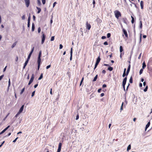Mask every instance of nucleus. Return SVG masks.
<instances>
[{
  "mask_svg": "<svg viewBox=\"0 0 152 152\" xmlns=\"http://www.w3.org/2000/svg\"><path fill=\"white\" fill-rule=\"evenodd\" d=\"M115 15V17L118 19L119 17L121 16V14L120 12L118 11H116L114 12Z\"/></svg>",
  "mask_w": 152,
  "mask_h": 152,
  "instance_id": "obj_1",
  "label": "nucleus"
},
{
  "mask_svg": "<svg viewBox=\"0 0 152 152\" xmlns=\"http://www.w3.org/2000/svg\"><path fill=\"white\" fill-rule=\"evenodd\" d=\"M127 79V77L126 76L125 77L124 79H123V82H122V86L123 88L124 89V90L125 91V85L126 83V80Z\"/></svg>",
  "mask_w": 152,
  "mask_h": 152,
  "instance_id": "obj_2",
  "label": "nucleus"
},
{
  "mask_svg": "<svg viewBox=\"0 0 152 152\" xmlns=\"http://www.w3.org/2000/svg\"><path fill=\"white\" fill-rule=\"evenodd\" d=\"M42 37L41 43L42 44H43L44 42L45 39V36L44 33L43 32H42Z\"/></svg>",
  "mask_w": 152,
  "mask_h": 152,
  "instance_id": "obj_3",
  "label": "nucleus"
},
{
  "mask_svg": "<svg viewBox=\"0 0 152 152\" xmlns=\"http://www.w3.org/2000/svg\"><path fill=\"white\" fill-rule=\"evenodd\" d=\"M41 61V59L40 58H38V60H37V63H38V67L37 69L38 70L39 69L40 65V63Z\"/></svg>",
  "mask_w": 152,
  "mask_h": 152,
  "instance_id": "obj_4",
  "label": "nucleus"
},
{
  "mask_svg": "<svg viewBox=\"0 0 152 152\" xmlns=\"http://www.w3.org/2000/svg\"><path fill=\"white\" fill-rule=\"evenodd\" d=\"M86 28L88 30H89L91 27V25L88 23V21L86 22Z\"/></svg>",
  "mask_w": 152,
  "mask_h": 152,
  "instance_id": "obj_5",
  "label": "nucleus"
},
{
  "mask_svg": "<svg viewBox=\"0 0 152 152\" xmlns=\"http://www.w3.org/2000/svg\"><path fill=\"white\" fill-rule=\"evenodd\" d=\"M34 78V74H32L31 76V78L28 83V85H30L33 81Z\"/></svg>",
  "mask_w": 152,
  "mask_h": 152,
  "instance_id": "obj_6",
  "label": "nucleus"
},
{
  "mask_svg": "<svg viewBox=\"0 0 152 152\" xmlns=\"http://www.w3.org/2000/svg\"><path fill=\"white\" fill-rule=\"evenodd\" d=\"M122 31L123 32L124 34L125 35L126 37V38H128V36L126 31L124 28H123Z\"/></svg>",
  "mask_w": 152,
  "mask_h": 152,
  "instance_id": "obj_7",
  "label": "nucleus"
},
{
  "mask_svg": "<svg viewBox=\"0 0 152 152\" xmlns=\"http://www.w3.org/2000/svg\"><path fill=\"white\" fill-rule=\"evenodd\" d=\"M26 7H28L30 4V0H24Z\"/></svg>",
  "mask_w": 152,
  "mask_h": 152,
  "instance_id": "obj_8",
  "label": "nucleus"
},
{
  "mask_svg": "<svg viewBox=\"0 0 152 152\" xmlns=\"http://www.w3.org/2000/svg\"><path fill=\"white\" fill-rule=\"evenodd\" d=\"M72 48H71L70 50V60L71 61L72 59Z\"/></svg>",
  "mask_w": 152,
  "mask_h": 152,
  "instance_id": "obj_9",
  "label": "nucleus"
},
{
  "mask_svg": "<svg viewBox=\"0 0 152 152\" xmlns=\"http://www.w3.org/2000/svg\"><path fill=\"white\" fill-rule=\"evenodd\" d=\"M24 105H23L20 108V109L19 110V111L18 112L20 113H21L23 111V108H24Z\"/></svg>",
  "mask_w": 152,
  "mask_h": 152,
  "instance_id": "obj_10",
  "label": "nucleus"
},
{
  "mask_svg": "<svg viewBox=\"0 0 152 152\" xmlns=\"http://www.w3.org/2000/svg\"><path fill=\"white\" fill-rule=\"evenodd\" d=\"M140 4L141 9H143V1H141Z\"/></svg>",
  "mask_w": 152,
  "mask_h": 152,
  "instance_id": "obj_11",
  "label": "nucleus"
},
{
  "mask_svg": "<svg viewBox=\"0 0 152 152\" xmlns=\"http://www.w3.org/2000/svg\"><path fill=\"white\" fill-rule=\"evenodd\" d=\"M150 122L149 121L148 123L146 125L145 128V131H146L147 129L150 126Z\"/></svg>",
  "mask_w": 152,
  "mask_h": 152,
  "instance_id": "obj_12",
  "label": "nucleus"
},
{
  "mask_svg": "<svg viewBox=\"0 0 152 152\" xmlns=\"http://www.w3.org/2000/svg\"><path fill=\"white\" fill-rule=\"evenodd\" d=\"M34 47H33V48H32V49H31V51L30 52V53H29V54L28 56V57H31V56L34 51Z\"/></svg>",
  "mask_w": 152,
  "mask_h": 152,
  "instance_id": "obj_13",
  "label": "nucleus"
},
{
  "mask_svg": "<svg viewBox=\"0 0 152 152\" xmlns=\"http://www.w3.org/2000/svg\"><path fill=\"white\" fill-rule=\"evenodd\" d=\"M28 62V60H26V62H25V63L24 64V66H23V69H24L25 68V67L27 65Z\"/></svg>",
  "mask_w": 152,
  "mask_h": 152,
  "instance_id": "obj_14",
  "label": "nucleus"
},
{
  "mask_svg": "<svg viewBox=\"0 0 152 152\" xmlns=\"http://www.w3.org/2000/svg\"><path fill=\"white\" fill-rule=\"evenodd\" d=\"M100 60H101L99 56L97 59L96 63H98L99 64V62L100 61Z\"/></svg>",
  "mask_w": 152,
  "mask_h": 152,
  "instance_id": "obj_15",
  "label": "nucleus"
},
{
  "mask_svg": "<svg viewBox=\"0 0 152 152\" xmlns=\"http://www.w3.org/2000/svg\"><path fill=\"white\" fill-rule=\"evenodd\" d=\"M35 29V26L34 23H33L32 24V31H34Z\"/></svg>",
  "mask_w": 152,
  "mask_h": 152,
  "instance_id": "obj_16",
  "label": "nucleus"
},
{
  "mask_svg": "<svg viewBox=\"0 0 152 152\" xmlns=\"http://www.w3.org/2000/svg\"><path fill=\"white\" fill-rule=\"evenodd\" d=\"M131 149V145H129L127 148V151H129Z\"/></svg>",
  "mask_w": 152,
  "mask_h": 152,
  "instance_id": "obj_17",
  "label": "nucleus"
},
{
  "mask_svg": "<svg viewBox=\"0 0 152 152\" xmlns=\"http://www.w3.org/2000/svg\"><path fill=\"white\" fill-rule=\"evenodd\" d=\"M37 8L38 10L37 12V13H39L41 11V9H40V8L37 7Z\"/></svg>",
  "mask_w": 152,
  "mask_h": 152,
  "instance_id": "obj_18",
  "label": "nucleus"
},
{
  "mask_svg": "<svg viewBox=\"0 0 152 152\" xmlns=\"http://www.w3.org/2000/svg\"><path fill=\"white\" fill-rule=\"evenodd\" d=\"M17 42V41L15 42L12 45V48H13L16 45V44Z\"/></svg>",
  "mask_w": 152,
  "mask_h": 152,
  "instance_id": "obj_19",
  "label": "nucleus"
},
{
  "mask_svg": "<svg viewBox=\"0 0 152 152\" xmlns=\"http://www.w3.org/2000/svg\"><path fill=\"white\" fill-rule=\"evenodd\" d=\"M131 17L132 19L131 22L132 24H133L134 23V19L133 16H131Z\"/></svg>",
  "mask_w": 152,
  "mask_h": 152,
  "instance_id": "obj_20",
  "label": "nucleus"
},
{
  "mask_svg": "<svg viewBox=\"0 0 152 152\" xmlns=\"http://www.w3.org/2000/svg\"><path fill=\"white\" fill-rule=\"evenodd\" d=\"M97 77H98V75H96L95 77H94V78L93 80V81H94V82L96 80V79H97Z\"/></svg>",
  "mask_w": 152,
  "mask_h": 152,
  "instance_id": "obj_21",
  "label": "nucleus"
},
{
  "mask_svg": "<svg viewBox=\"0 0 152 152\" xmlns=\"http://www.w3.org/2000/svg\"><path fill=\"white\" fill-rule=\"evenodd\" d=\"M146 66V65L145 64L144 62L142 63V69H144Z\"/></svg>",
  "mask_w": 152,
  "mask_h": 152,
  "instance_id": "obj_22",
  "label": "nucleus"
},
{
  "mask_svg": "<svg viewBox=\"0 0 152 152\" xmlns=\"http://www.w3.org/2000/svg\"><path fill=\"white\" fill-rule=\"evenodd\" d=\"M124 102H123L122 103L121 105V107L120 110L121 111L123 110V106L124 105Z\"/></svg>",
  "mask_w": 152,
  "mask_h": 152,
  "instance_id": "obj_23",
  "label": "nucleus"
},
{
  "mask_svg": "<svg viewBox=\"0 0 152 152\" xmlns=\"http://www.w3.org/2000/svg\"><path fill=\"white\" fill-rule=\"evenodd\" d=\"M42 77H43V74L41 73L38 79V80H40L42 78Z\"/></svg>",
  "mask_w": 152,
  "mask_h": 152,
  "instance_id": "obj_24",
  "label": "nucleus"
},
{
  "mask_svg": "<svg viewBox=\"0 0 152 152\" xmlns=\"http://www.w3.org/2000/svg\"><path fill=\"white\" fill-rule=\"evenodd\" d=\"M126 20H127V19L126 18H123V21L124 22V23H126Z\"/></svg>",
  "mask_w": 152,
  "mask_h": 152,
  "instance_id": "obj_25",
  "label": "nucleus"
},
{
  "mask_svg": "<svg viewBox=\"0 0 152 152\" xmlns=\"http://www.w3.org/2000/svg\"><path fill=\"white\" fill-rule=\"evenodd\" d=\"M123 51V47L121 46L120 47V51L121 53Z\"/></svg>",
  "mask_w": 152,
  "mask_h": 152,
  "instance_id": "obj_26",
  "label": "nucleus"
},
{
  "mask_svg": "<svg viewBox=\"0 0 152 152\" xmlns=\"http://www.w3.org/2000/svg\"><path fill=\"white\" fill-rule=\"evenodd\" d=\"M25 87H24L22 89V90L20 93V94L21 95L24 92V91H25Z\"/></svg>",
  "mask_w": 152,
  "mask_h": 152,
  "instance_id": "obj_27",
  "label": "nucleus"
},
{
  "mask_svg": "<svg viewBox=\"0 0 152 152\" xmlns=\"http://www.w3.org/2000/svg\"><path fill=\"white\" fill-rule=\"evenodd\" d=\"M129 81L130 83H133L132 78V76L130 77V78Z\"/></svg>",
  "mask_w": 152,
  "mask_h": 152,
  "instance_id": "obj_28",
  "label": "nucleus"
},
{
  "mask_svg": "<svg viewBox=\"0 0 152 152\" xmlns=\"http://www.w3.org/2000/svg\"><path fill=\"white\" fill-rule=\"evenodd\" d=\"M108 69L110 71H112L113 70V68L110 66L108 68Z\"/></svg>",
  "mask_w": 152,
  "mask_h": 152,
  "instance_id": "obj_29",
  "label": "nucleus"
},
{
  "mask_svg": "<svg viewBox=\"0 0 152 152\" xmlns=\"http://www.w3.org/2000/svg\"><path fill=\"white\" fill-rule=\"evenodd\" d=\"M41 54H42V52H41V51H40L39 52V53L38 58H41Z\"/></svg>",
  "mask_w": 152,
  "mask_h": 152,
  "instance_id": "obj_30",
  "label": "nucleus"
},
{
  "mask_svg": "<svg viewBox=\"0 0 152 152\" xmlns=\"http://www.w3.org/2000/svg\"><path fill=\"white\" fill-rule=\"evenodd\" d=\"M84 77H83L82 79V80L81 81V82H80V86L81 84H82V82H83V80H84Z\"/></svg>",
  "mask_w": 152,
  "mask_h": 152,
  "instance_id": "obj_31",
  "label": "nucleus"
},
{
  "mask_svg": "<svg viewBox=\"0 0 152 152\" xmlns=\"http://www.w3.org/2000/svg\"><path fill=\"white\" fill-rule=\"evenodd\" d=\"M140 28H142V23L141 21H140Z\"/></svg>",
  "mask_w": 152,
  "mask_h": 152,
  "instance_id": "obj_32",
  "label": "nucleus"
},
{
  "mask_svg": "<svg viewBox=\"0 0 152 152\" xmlns=\"http://www.w3.org/2000/svg\"><path fill=\"white\" fill-rule=\"evenodd\" d=\"M37 4L39 6L41 5V2L39 0H37Z\"/></svg>",
  "mask_w": 152,
  "mask_h": 152,
  "instance_id": "obj_33",
  "label": "nucleus"
},
{
  "mask_svg": "<svg viewBox=\"0 0 152 152\" xmlns=\"http://www.w3.org/2000/svg\"><path fill=\"white\" fill-rule=\"evenodd\" d=\"M62 146V143H59L58 144V148H61Z\"/></svg>",
  "mask_w": 152,
  "mask_h": 152,
  "instance_id": "obj_34",
  "label": "nucleus"
},
{
  "mask_svg": "<svg viewBox=\"0 0 152 152\" xmlns=\"http://www.w3.org/2000/svg\"><path fill=\"white\" fill-rule=\"evenodd\" d=\"M143 71V69H141L140 70V72H139L140 75H141V74H142V73Z\"/></svg>",
  "mask_w": 152,
  "mask_h": 152,
  "instance_id": "obj_35",
  "label": "nucleus"
},
{
  "mask_svg": "<svg viewBox=\"0 0 152 152\" xmlns=\"http://www.w3.org/2000/svg\"><path fill=\"white\" fill-rule=\"evenodd\" d=\"M111 36V34L110 33H108L107 34V38H109Z\"/></svg>",
  "mask_w": 152,
  "mask_h": 152,
  "instance_id": "obj_36",
  "label": "nucleus"
},
{
  "mask_svg": "<svg viewBox=\"0 0 152 152\" xmlns=\"http://www.w3.org/2000/svg\"><path fill=\"white\" fill-rule=\"evenodd\" d=\"M148 88V86H146V87L145 88L144 90V91H145V92L147 90Z\"/></svg>",
  "mask_w": 152,
  "mask_h": 152,
  "instance_id": "obj_37",
  "label": "nucleus"
},
{
  "mask_svg": "<svg viewBox=\"0 0 152 152\" xmlns=\"http://www.w3.org/2000/svg\"><path fill=\"white\" fill-rule=\"evenodd\" d=\"M98 64L96 63V64L95 65L94 67V70L96 68Z\"/></svg>",
  "mask_w": 152,
  "mask_h": 152,
  "instance_id": "obj_38",
  "label": "nucleus"
},
{
  "mask_svg": "<svg viewBox=\"0 0 152 152\" xmlns=\"http://www.w3.org/2000/svg\"><path fill=\"white\" fill-rule=\"evenodd\" d=\"M6 131L4 129L2 131H1L0 133V135L2 134H3V133H4V132H5Z\"/></svg>",
  "mask_w": 152,
  "mask_h": 152,
  "instance_id": "obj_39",
  "label": "nucleus"
},
{
  "mask_svg": "<svg viewBox=\"0 0 152 152\" xmlns=\"http://www.w3.org/2000/svg\"><path fill=\"white\" fill-rule=\"evenodd\" d=\"M35 91H34L32 93V94H31V96L32 97H33V96H34V94H35Z\"/></svg>",
  "mask_w": 152,
  "mask_h": 152,
  "instance_id": "obj_40",
  "label": "nucleus"
},
{
  "mask_svg": "<svg viewBox=\"0 0 152 152\" xmlns=\"http://www.w3.org/2000/svg\"><path fill=\"white\" fill-rule=\"evenodd\" d=\"M130 67H131V65L130 64H129V65L128 66V69H127V70H130Z\"/></svg>",
  "mask_w": 152,
  "mask_h": 152,
  "instance_id": "obj_41",
  "label": "nucleus"
},
{
  "mask_svg": "<svg viewBox=\"0 0 152 152\" xmlns=\"http://www.w3.org/2000/svg\"><path fill=\"white\" fill-rule=\"evenodd\" d=\"M54 36H52L51 37L50 40L51 41H53L54 40Z\"/></svg>",
  "mask_w": 152,
  "mask_h": 152,
  "instance_id": "obj_42",
  "label": "nucleus"
},
{
  "mask_svg": "<svg viewBox=\"0 0 152 152\" xmlns=\"http://www.w3.org/2000/svg\"><path fill=\"white\" fill-rule=\"evenodd\" d=\"M41 31V28L40 27H39L38 28V31L39 33Z\"/></svg>",
  "mask_w": 152,
  "mask_h": 152,
  "instance_id": "obj_43",
  "label": "nucleus"
},
{
  "mask_svg": "<svg viewBox=\"0 0 152 152\" xmlns=\"http://www.w3.org/2000/svg\"><path fill=\"white\" fill-rule=\"evenodd\" d=\"M10 84H11V83H10V79H9V82H8V87H9L10 86Z\"/></svg>",
  "mask_w": 152,
  "mask_h": 152,
  "instance_id": "obj_44",
  "label": "nucleus"
},
{
  "mask_svg": "<svg viewBox=\"0 0 152 152\" xmlns=\"http://www.w3.org/2000/svg\"><path fill=\"white\" fill-rule=\"evenodd\" d=\"M20 113L18 112V113L16 115L15 117L16 118L20 114Z\"/></svg>",
  "mask_w": 152,
  "mask_h": 152,
  "instance_id": "obj_45",
  "label": "nucleus"
},
{
  "mask_svg": "<svg viewBox=\"0 0 152 152\" xmlns=\"http://www.w3.org/2000/svg\"><path fill=\"white\" fill-rule=\"evenodd\" d=\"M61 148H58L57 152H60Z\"/></svg>",
  "mask_w": 152,
  "mask_h": 152,
  "instance_id": "obj_46",
  "label": "nucleus"
},
{
  "mask_svg": "<svg viewBox=\"0 0 152 152\" xmlns=\"http://www.w3.org/2000/svg\"><path fill=\"white\" fill-rule=\"evenodd\" d=\"M42 2L43 4H45V0H42Z\"/></svg>",
  "mask_w": 152,
  "mask_h": 152,
  "instance_id": "obj_47",
  "label": "nucleus"
},
{
  "mask_svg": "<svg viewBox=\"0 0 152 152\" xmlns=\"http://www.w3.org/2000/svg\"><path fill=\"white\" fill-rule=\"evenodd\" d=\"M10 114V113H8V114L3 119V121H4L5 120V119L7 118V117L9 115V114Z\"/></svg>",
  "mask_w": 152,
  "mask_h": 152,
  "instance_id": "obj_48",
  "label": "nucleus"
},
{
  "mask_svg": "<svg viewBox=\"0 0 152 152\" xmlns=\"http://www.w3.org/2000/svg\"><path fill=\"white\" fill-rule=\"evenodd\" d=\"M63 45L61 44L60 45L59 49H61L63 48Z\"/></svg>",
  "mask_w": 152,
  "mask_h": 152,
  "instance_id": "obj_49",
  "label": "nucleus"
},
{
  "mask_svg": "<svg viewBox=\"0 0 152 152\" xmlns=\"http://www.w3.org/2000/svg\"><path fill=\"white\" fill-rule=\"evenodd\" d=\"M28 22H30V16H29L28 18Z\"/></svg>",
  "mask_w": 152,
  "mask_h": 152,
  "instance_id": "obj_50",
  "label": "nucleus"
},
{
  "mask_svg": "<svg viewBox=\"0 0 152 152\" xmlns=\"http://www.w3.org/2000/svg\"><path fill=\"white\" fill-rule=\"evenodd\" d=\"M104 44L105 45H107L108 44V42H105L104 43Z\"/></svg>",
  "mask_w": 152,
  "mask_h": 152,
  "instance_id": "obj_51",
  "label": "nucleus"
},
{
  "mask_svg": "<svg viewBox=\"0 0 152 152\" xmlns=\"http://www.w3.org/2000/svg\"><path fill=\"white\" fill-rule=\"evenodd\" d=\"M50 66H51V65H49L47 66H46V69H49V68L50 67Z\"/></svg>",
  "mask_w": 152,
  "mask_h": 152,
  "instance_id": "obj_52",
  "label": "nucleus"
},
{
  "mask_svg": "<svg viewBox=\"0 0 152 152\" xmlns=\"http://www.w3.org/2000/svg\"><path fill=\"white\" fill-rule=\"evenodd\" d=\"M57 4V3L56 2H54L53 4V7H54L56 5V4Z\"/></svg>",
  "mask_w": 152,
  "mask_h": 152,
  "instance_id": "obj_53",
  "label": "nucleus"
},
{
  "mask_svg": "<svg viewBox=\"0 0 152 152\" xmlns=\"http://www.w3.org/2000/svg\"><path fill=\"white\" fill-rule=\"evenodd\" d=\"M79 118V115H77L76 116V120H78Z\"/></svg>",
  "mask_w": 152,
  "mask_h": 152,
  "instance_id": "obj_54",
  "label": "nucleus"
},
{
  "mask_svg": "<svg viewBox=\"0 0 152 152\" xmlns=\"http://www.w3.org/2000/svg\"><path fill=\"white\" fill-rule=\"evenodd\" d=\"M18 138V137H17L13 141V142H15L17 140V139Z\"/></svg>",
  "mask_w": 152,
  "mask_h": 152,
  "instance_id": "obj_55",
  "label": "nucleus"
},
{
  "mask_svg": "<svg viewBox=\"0 0 152 152\" xmlns=\"http://www.w3.org/2000/svg\"><path fill=\"white\" fill-rule=\"evenodd\" d=\"M129 71H130L129 70H127L126 71V76H127L128 75V74L129 72Z\"/></svg>",
  "mask_w": 152,
  "mask_h": 152,
  "instance_id": "obj_56",
  "label": "nucleus"
},
{
  "mask_svg": "<svg viewBox=\"0 0 152 152\" xmlns=\"http://www.w3.org/2000/svg\"><path fill=\"white\" fill-rule=\"evenodd\" d=\"M126 75V73H125V72H124L123 74L122 75L123 77H124Z\"/></svg>",
  "mask_w": 152,
  "mask_h": 152,
  "instance_id": "obj_57",
  "label": "nucleus"
},
{
  "mask_svg": "<svg viewBox=\"0 0 152 152\" xmlns=\"http://www.w3.org/2000/svg\"><path fill=\"white\" fill-rule=\"evenodd\" d=\"M22 20H24L25 19V15H23L22 17Z\"/></svg>",
  "mask_w": 152,
  "mask_h": 152,
  "instance_id": "obj_58",
  "label": "nucleus"
},
{
  "mask_svg": "<svg viewBox=\"0 0 152 152\" xmlns=\"http://www.w3.org/2000/svg\"><path fill=\"white\" fill-rule=\"evenodd\" d=\"M104 93H102L100 94V96L101 97H102V96H104Z\"/></svg>",
  "mask_w": 152,
  "mask_h": 152,
  "instance_id": "obj_59",
  "label": "nucleus"
},
{
  "mask_svg": "<svg viewBox=\"0 0 152 152\" xmlns=\"http://www.w3.org/2000/svg\"><path fill=\"white\" fill-rule=\"evenodd\" d=\"M107 87V85H106L105 84H103L102 86L103 88H105V87Z\"/></svg>",
  "mask_w": 152,
  "mask_h": 152,
  "instance_id": "obj_60",
  "label": "nucleus"
},
{
  "mask_svg": "<svg viewBox=\"0 0 152 152\" xmlns=\"http://www.w3.org/2000/svg\"><path fill=\"white\" fill-rule=\"evenodd\" d=\"M4 76L3 75H2L0 76V80H1L3 78Z\"/></svg>",
  "mask_w": 152,
  "mask_h": 152,
  "instance_id": "obj_61",
  "label": "nucleus"
},
{
  "mask_svg": "<svg viewBox=\"0 0 152 152\" xmlns=\"http://www.w3.org/2000/svg\"><path fill=\"white\" fill-rule=\"evenodd\" d=\"M106 38V37L105 36H103L102 37V39H104Z\"/></svg>",
  "mask_w": 152,
  "mask_h": 152,
  "instance_id": "obj_62",
  "label": "nucleus"
},
{
  "mask_svg": "<svg viewBox=\"0 0 152 152\" xmlns=\"http://www.w3.org/2000/svg\"><path fill=\"white\" fill-rule=\"evenodd\" d=\"M106 72V71L104 70H103L102 71V73H103V74H105Z\"/></svg>",
  "mask_w": 152,
  "mask_h": 152,
  "instance_id": "obj_63",
  "label": "nucleus"
},
{
  "mask_svg": "<svg viewBox=\"0 0 152 152\" xmlns=\"http://www.w3.org/2000/svg\"><path fill=\"white\" fill-rule=\"evenodd\" d=\"M101 90H102L101 88H99V89L98 90V92L99 93H100V92L101 91Z\"/></svg>",
  "mask_w": 152,
  "mask_h": 152,
  "instance_id": "obj_64",
  "label": "nucleus"
}]
</instances>
